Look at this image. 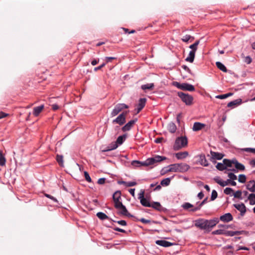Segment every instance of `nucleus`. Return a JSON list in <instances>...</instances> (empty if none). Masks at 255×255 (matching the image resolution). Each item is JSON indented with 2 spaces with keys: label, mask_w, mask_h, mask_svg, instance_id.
Here are the masks:
<instances>
[{
  "label": "nucleus",
  "mask_w": 255,
  "mask_h": 255,
  "mask_svg": "<svg viewBox=\"0 0 255 255\" xmlns=\"http://www.w3.org/2000/svg\"><path fill=\"white\" fill-rule=\"evenodd\" d=\"M216 168L218 170H221V171H223L224 169H226L225 163H224L223 162V163H218L216 165Z\"/></svg>",
  "instance_id": "42"
},
{
  "label": "nucleus",
  "mask_w": 255,
  "mask_h": 255,
  "mask_svg": "<svg viewBox=\"0 0 255 255\" xmlns=\"http://www.w3.org/2000/svg\"><path fill=\"white\" fill-rule=\"evenodd\" d=\"M136 121L137 119L130 121L122 128V130L124 132L129 130Z\"/></svg>",
  "instance_id": "15"
},
{
  "label": "nucleus",
  "mask_w": 255,
  "mask_h": 255,
  "mask_svg": "<svg viewBox=\"0 0 255 255\" xmlns=\"http://www.w3.org/2000/svg\"><path fill=\"white\" fill-rule=\"evenodd\" d=\"M219 222V219L217 218L211 220L201 218L195 220V226L201 230L209 232Z\"/></svg>",
  "instance_id": "1"
},
{
  "label": "nucleus",
  "mask_w": 255,
  "mask_h": 255,
  "mask_svg": "<svg viewBox=\"0 0 255 255\" xmlns=\"http://www.w3.org/2000/svg\"><path fill=\"white\" fill-rule=\"evenodd\" d=\"M181 207H182V208L184 210L191 211V212H193V211L192 210L193 208H195V207H194L193 205L192 204L188 203V202H185V203H183L181 205Z\"/></svg>",
  "instance_id": "21"
},
{
  "label": "nucleus",
  "mask_w": 255,
  "mask_h": 255,
  "mask_svg": "<svg viewBox=\"0 0 255 255\" xmlns=\"http://www.w3.org/2000/svg\"><path fill=\"white\" fill-rule=\"evenodd\" d=\"M204 125L200 123L196 122L194 124L193 127V130L194 131H198L204 127Z\"/></svg>",
  "instance_id": "24"
},
{
  "label": "nucleus",
  "mask_w": 255,
  "mask_h": 255,
  "mask_svg": "<svg viewBox=\"0 0 255 255\" xmlns=\"http://www.w3.org/2000/svg\"><path fill=\"white\" fill-rule=\"evenodd\" d=\"M44 108L43 105H41L40 106L34 107L33 109V112H41Z\"/></svg>",
  "instance_id": "49"
},
{
  "label": "nucleus",
  "mask_w": 255,
  "mask_h": 255,
  "mask_svg": "<svg viewBox=\"0 0 255 255\" xmlns=\"http://www.w3.org/2000/svg\"><path fill=\"white\" fill-rule=\"evenodd\" d=\"M138 198L140 200V202L143 206L146 207H151V203L149 200L144 197V190L143 189L140 190V192L138 194Z\"/></svg>",
  "instance_id": "6"
},
{
  "label": "nucleus",
  "mask_w": 255,
  "mask_h": 255,
  "mask_svg": "<svg viewBox=\"0 0 255 255\" xmlns=\"http://www.w3.org/2000/svg\"><path fill=\"white\" fill-rule=\"evenodd\" d=\"M194 39V37L190 35L186 34L183 36L181 38V40L185 42H188L189 40H191V41Z\"/></svg>",
  "instance_id": "35"
},
{
  "label": "nucleus",
  "mask_w": 255,
  "mask_h": 255,
  "mask_svg": "<svg viewBox=\"0 0 255 255\" xmlns=\"http://www.w3.org/2000/svg\"><path fill=\"white\" fill-rule=\"evenodd\" d=\"M234 206L241 212V215L244 216L246 212V207L244 204H234Z\"/></svg>",
  "instance_id": "14"
},
{
  "label": "nucleus",
  "mask_w": 255,
  "mask_h": 255,
  "mask_svg": "<svg viewBox=\"0 0 255 255\" xmlns=\"http://www.w3.org/2000/svg\"><path fill=\"white\" fill-rule=\"evenodd\" d=\"M252 61V58L249 56H247L245 57V62L247 63V64H250Z\"/></svg>",
  "instance_id": "56"
},
{
  "label": "nucleus",
  "mask_w": 255,
  "mask_h": 255,
  "mask_svg": "<svg viewBox=\"0 0 255 255\" xmlns=\"http://www.w3.org/2000/svg\"><path fill=\"white\" fill-rule=\"evenodd\" d=\"M195 53L196 52L194 51H190L189 52L188 57L185 59V61L187 62L192 63L194 61L195 58Z\"/></svg>",
  "instance_id": "23"
},
{
  "label": "nucleus",
  "mask_w": 255,
  "mask_h": 255,
  "mask_svg": "<svg viewBox=\"0 0 255 255\" xmlns=\"http://www.w3.org/2000/svg\"><path fill=\"white\" fill-rule=\"evenodd\" d=\"M188 139L186 136L178 137L175 141L173 145V149L174 150H178L182 149L187 145Z\"/></svg>",
  "instance_id": "3"
},
{
  "label": "nucleus",
  "mask_w": 255,
  "mask_h": 255,
  "mask_svg": "<svg viewBox=\"0 0 255 255\" xmlns=\"http://www.w3.org/2000/svg\"><path fill=\"white\" fill-rule=\"evenodd\" d=\"M56 159L57 162L60 165H63V156L61 155H57L56 157Z\"/></svg>",
  "instance_id": "48"
},
{
  "label": "nucleus",
  "mask_w": 255,
  "mask_h": 255,
  "mask_svg": "<svg viewBox=\"0 0 255 255\" xmlns=\"http://www.w3.org/2000/svg\"><path fill=\"white\" fill-rule=\"evenodd\" d=\"M242 103V100L240 98L237 99L236 100L231 101L227 104V107L229 108H231V109H234L239 106H240Z\"/></svg>",
  "instance_id": "12"
},
{
  "label": "nucleus",
  "mask_w": 255,
  "mask_h": 255,
  "mask_svg": "<svg viewBox=\"0 0 255 255\" xmlns=\"http://www.w3.org/2000/svg\"><path fill=\"white\" fill-rule=\"evenodd\" d=\"M246 188L252 193L255 192V181L254 180L249 181L246 185Z\"/></svg>",
  "instance_id": "17"
},
{
  "label": "nucleus",
  "mask_w": 255,
  "mask_h": 255,
  "mask_svg": "<svg viewBox=\"0 0 255 255\" xmlns=\"http://www.w3.org/2000/svg\"><path fill=\"white\" fill-rule=\"evenodd\" d=\"M128 108V106L125 104H118L115 107L112 112H121L122 110Z\"/></svg>",
  "instance_id": "18"
},
{
  "label": "nucleus",
  "mask_w": 255,
  "mask_h": 255,
  "mask_svg": "<svg viewBox=\"0 0 255 255\" xmlns=\"http://www.w3.org/2000/svg\"><path fill=\"white\" fill-rule=\"evenodd\" d=\"M214 181L222 187H225L230 184L231 179H228L226 181L222 180L219 177H216L214 178Z\"/></svg>",
  "instance_id": "13"
},
{
  "label": "nucleus",
  "mask_w": 255,
  "mask_h": 255,
  "mask_svg": "<svg viewBox=\"0 0 255 255\" xmlns=\"http://www.w3.org/2000/svg\"><path fill=\"white\" fill-rule=\"evenodd\" d=\"M238 181L240 183H244L246 181V176L244 174H240L239 176Z\"/></svg>",
  "instance_id": "45"
},
{
  "label": "nucleus",
  "mask_w": 255,
  "mask_h": 255,
  "mask_svg": "<svg viewBox=\"0 0 255 255\" xmlns=\"http://www.w3.org/2000/svg\"><path fill=\"white\" fill-rule=\"evenodd\" d=\"M166 159V158L165 156L155 155L152 157L148 158L144 161L143 165L144 166L153 165Z\"/></svg>",
  "instance_id": "4"
},
{
  "label": "nucleus",
  "mask_w": 255,
  "mask_h": 255,
  "mask_svg": "<svg viewBox=\"0 0 255 255\" xmlns=\"http://www.w3.org/2000/svg\"><path fill=\"white\" fill-rule=\"evenodd\" d=\"M216 65L218 69L224 72H227V69L226 66L221 62H216Z\"/></svg>",
  "instance_id": "28"
},
{
  "label": "nucleus",
  "mask_w": 255,
  "mask_h": 255,
  "mask_svg": "<svg viewBox=\"0 0 255 255\" xmlns=\"http://www.w3.org/2000/svg\"><path fill=\"white\" fill-rule=\"evenodd\" d=\"M117 223L121 226H125L127 225V222L125 220L118 221H117Z\"/></svg>",
  "instance_id": "61"
},
{
  "label": "nucleus",
  "mask_w": 255,
  "mask_h": 255,
  "mask_svg": "<svg viewBox=\"0 0 255 255\" xmlns=\"http://www.w3.org/2000/svg\"><path fill=\"white\" fill-rule=\"evenodd\" d=\"M5 164V159L3 155L2 152L0 151V165L3 166Z\"/></svg>",
  "instance_id": "44"
},
{
  "label": "nucleus",
  "mask_w": 255,
  "mask_h": 255,
  "mask_svg": "<svg viewBox=\"0 0 255 255\" xmlns=\"http://www.w3.org/2000/svg\"><path fill=\"white\" fill-rule=\"evenodd\" d=\"M113 198L114 202L115 207L119 203H122L120 201L121 199V192L120 191H117L115 192L113 195Z\"/></svg>",
  "instance_id": "11"
},
{
  "label": "nucleus",
  "mask_w": 255,
  "mask_h": 255,
  "mask_svg": "<svg viewBox=\"0 0 255 255\" xmlns=\"http://www.w3.org/2000/svg\"><path fill=\"white\" fill-rule=\"evenodd\" d=\"M233 219V216L230 213H226L220 217V220L224 222H229L232 221Z\"/></svg>",
  "instance_id": "16"
},
{
  "label": "nucleus",
  "mask_w": 255,
  "mask_h": 255,
  "mask_svg": "<svg viewBox=\"0 0 255 255\" xmlns=\"http://www.w3.org/2000/svg\"><path fill=\"white\" fill-rule=\"evenodd\" d=\"M173 177V176L171 177L164 178L161 180L160 185L163 186H166L169 185L170 183L171 179Z\"/></svg>",
  "instance_id": "32"
},
{
  "label": "nucleus",
  "mask_w": 255,
  "mask_h": 255,
  "mask_svg": "<svg viewBox=\"0 0 255 255\" xmlns=\"http://www.w3.org/2000/svg\"><path fill=\"white\" fill-rule=\"evenodd\" d=\"M127 113H122L118 117L113 120V123H117L120 125H123L126 122V117Z\"/></svg>",
  "instance_id": "9"
},
{
  "label": "nucleus",
  "mask_w": 255,
  "mask_h": 255,
  "mask_svg": "<svg viewBox=\"0 0 255 255\" xmlns=\"http://www.w3.org/2000/svg\"><path fill=\"white\" fill-rule=\"evenodd\" d=\"M228 176L231 180H235L237 179V176L232 172L228 173Z\"/></svg>",
  "instance_id": "50"
},
{
  "label": "nucleus",
  "mask_w": 255,
  "mask_h": 255,
  "mask_svg": "<svg viewBox=\"0 0 255 255\" xmlns=\"http://www.w3.org/2000/svg\"><path fill=\"white\" fill-rule=\"evenodd\" d=\"M144 161H139L138 160H133L131 162V165L134 167H140L144 166L143 165Z\"/></svg>",
  "instance_id": "37"
},
{
  "label": "nucleus",
  "mask_w": 255,
  "mask_h": 255,
  "mask_svg": "<svg viewBox=\"0 0 255 255\" xmlns=\"http://www.w3.org/2000/svg\"><path fill=\"white\" fill-rule=\"evenodd\" d=\"M239 231H225V235L226 236L233 237L235 235H240Z\"/></svg>",
  "instance_id": "29"
},
{
  "label": "nucleus",
  "mask_w": 255,
  "mask_h": 255,
  "mask_svg": "<svg viewBox=\"0 0 255 255\" xmlns=\"http://www.w3.org/2000/svg\"><path fill=\"white\" fill-rule=\"evenodd\" d=\"M168 130L171 133H174L177 129L175 124L173 123H170L168 125Z\"/></svg>",
  "instance_id": "25"
},
{
  "label": "nucleus",
  "mask_w": 255,
  "mask_h": 255,
  "mask_svg": "<svg viewBox=\"0 0 255 255\" xmlns=\"http://www.w3.org/2000/svg\"><path fill=\"white\" fill-rule=\"evenodd\" d=\"M106 179L105 178H101L98 180V183L99 184H103L105 182Z\"/></svg>",
  "instance_id": "62"
},
{
  "label": "nucleus",
  "mask_w": 255,
  "mask_h": 255,
  "mask_svg": "<svg viewBox=\"0 0 255 255\" xmlns=\"http://www.w3.org/2000/svg\"><path fill=\"white\" fill-rule=\"evenodd\" d=\"M234 165L237 169L240 170H244L245 168V166L243 164L238 162L236 159L235 161H234Z\"/></svg>",
  "instance_id": "34"
},
{
  "label": "nucleus",
  "mask_w": 255,
  "mask_h": 255,
  "mask_svg": "<svg viewBox=\"0 0 255 255\" xmlns=\"http://www.w3.org/2000/svg\"><path fill=\"white\" fill-rule=\"evenodd\" d=\"M224 192L226 195H231L233 194V190L230 187H227L224 189Z\"/></svg>",
  "instance_id": "47"
},
{
  "label": "nucleus",
  "mask_w": 255,
  "mask_h": 255,
  "mask_svg": "<svg viewBox=\"0 0 255 255\" xmlns=\"http://www.w3.org/2000/svg\"><path fill=\"white\" fill-rule=\"evenodd\" d=\"M233 195L236 198L241 200L243 199V197H242V191L241 190L237 191L235 193H233Z\"/></svg>",
  "instance_id": "39"
},
{
  "label": "nucleus",
  "mask_w": 255,
  "mask_h": 255,
  "mask_svg": "<svg viewBox=\"0 0 255 255\" xmlns=\"http://www.w3.org/2000/svg\"><path fill=\"white\" fill-rule=\"evenodd\" d=\"M119 146V145H118L117 143H116L115 142H113L109 146H108L107 147V148L106 149H105V150H103V152H106V151H110V150H114V149H116Z\"/></svg>",
  "instance_id": "31"
},
{
  "label": "nucleus",
  "mask_w": 255,
  "mask_h": 255,
  "mask_svg": "<svg viewBox=\"0 0 255 255\" xmlns=\"http://www.w3.org/2000/svg\"><path fill=\"white\" fill-rule=\"evenodd\" d=\"M218 196V193L215 190H213L212 192L211 196V200H214Z\"/></svg>",
  "instance_id": "52"
},
{
  "label": "nucleus",
  "mask_w": 255,
  "mask_h": 255,
  "mask_svg": "<svg viewBox=\"0 0 255 255\" xmlns=\"http://www.w3.org/2000/svg\"><path fill=\"white\" fill-rule=\"evenodd\" d=\"M118 210V214L120 215L126 216L128 217H131V215L123 203H119L115 207Z\"/></svg>",
  "instance_id": "8"
},
{
  "label": "nucleus",
  "mask_w": 255,
  "mask_h": 255,
  "mask_svg": "<svg viewBox=\"0 0 255 255\" xmlns=\"http://www.w3.org/2000/svg\"><path fill=\"white\" fill-rule=\"evenodd\" d=\"M139 221L144 224H147V223H149L150 222V220H146L144 218H141V219H139Z\"/></svg>",
  "instance_id": "64"
},
{
  "label": "nucleus",
  "mask_w": 255,
  "mask_h": 255,
  "mask_svg": "<svg viewBox=\"0 0 255 255\" xmlns=\"http://www.w3.org/2000/svg\"><path fill=\"white\" fill-rule=\"evenodd\" d=\"M244 151H247V152H251L255 154V148H245L243 149Z\"/></svg>",
  "instance_id": "55"
},
{
  "label": "nucleus",
  "mask_w": 255,
  "mask_h": 255,
  "mask_svg": "<svg viewBox=\"0 0 255 255\" xmlns=\"http://www.w3.org/2000/svg\"><path fill=\"white\" fill-rule=\"evenodd\" d=\"M189 48L191 49V51L196 52L197 50V47L193 43L189 46Z\"/></svg>",
  "instance_id": "57"
},
{
  "label": "nucleus",
  "mask_w": 255,
  "mask_h": 255,
  "mask_svg": "<svg viewBox=\"0 0 255 255\" xmlns=\"http://www.w3.org/2000/svg\"><path fill=\"white\" fill-rule=\"evenodd\" d=\"M225 230L219 229L212 232L213 235H225Z\"/></svg>",
  "instance_id": "46"
},
{
  "label": "nucleus",
  "mask_w": 255,
  "mask_h": 255,
  "mask_svg": "<svg viewBox=\"0 0 255 255\" xmlns=\"http://www.w3.org/2000/svg\"><path fill=\"white\" fill-rule=\"evenodd\" d=\"M181 67L185 71H186L187 72L192 74V73H191V71L190 69H189V68L187 66L185 65H183L181 66Z\"/></svg>",
  "instance_id": "54"
},
{
  "label": "nucleus",
  "mask_w": 255,
  "mask_h": 255,
  "mask_svg": "<svg viewBox=\"0 0 255 255\" xmlns=\"http://www.w3.org/2000/svg\"><path fill=\"white\" fill-rule=\"evenodd\" d=\"M126 138V135H123L119 136L118 137V138L117 139L115 142L116 143H117L118 145H120L124 142V141L125 140Z\"/></svg>",
  "instance_id": "33"
},
{
  "label": "nucleus",
  "mask_w": 255,
  "mask_h": 255,
  "mask_svg": "<svg viewBox=\"0 0 255 255\" xmlns=\"http://www.w3.org/2000/svg\"><path fill=\"white\" fill-rule=\"evenodd\" d=\"M105 65H106V63H103L101 65H100V66H99L98 67H95L94 68V70L95 71H97L98 70H100L102 68L104 67Z\"/></svg>",
  "instance_id": "60"
},
{
  "label": "nucleus",
  "mask_w": 255,
  "mask_h": 255,
  "mask_svg": "<svg viewBox=\"0 0 255 255\" xmlns=\"http://www.w3.org/2000/svg\"><path fill=\"white\" fill-rule=\"evenodd\" d=\"M155 243L159 246L164 247H168L172 245L171 243L165 240H157Z\"/></svg>",
  "instance_id": "19"
},
{
  "label": "nucleus",
  "mask_w": 255,
  "mask_h": 255,
  "mask_svg": "<svg viewBox=\"0 0 255 255\" xmlns=\"http://www.w3.org/2000/svg\"><path fill=\"white\" fill-rule=\"evenodd\" d=\"M84 174L86 180L89 183L92 182L91 178L88 172L84 171Z\"/></svg>",
  "instance_id": "51"
},
{
  "label": "nucleus",
  "mask_w": 255,
  "mask_h": 255,
  "mask_svg": "<svg viewBox=\"0 0 255 255\" xmlns=\"http://www.w3.org/2000/svg\"><path fill=\"white\" fill-rule=\"evenodd\" d=\"M151 207L155 209H156L157 210H161V206L160 204V203L157 202H154L150 204Z\"/></svg>",
  "instance_id": "36"
},
{
  "label": "nucleus",
  "mask_w": 255,
  "mask_h": 255,
  "mask_svg": "<svg viewBox=\"0 0 255 255\" xmlns=\"http://www.w3.org/2000/svg\"><path fill=\"white\" fill-rule=\"evenodd\" d=\"M182 118V113H181L178 114L176 116V121L179 124H180V120Z\"/></svg>",
  "instance_id": "59"
},
{
  "label": "nucleus",
  "mask_w": 255,
  "mask_h": 255,
  "mask_svg": "<svg viewBox=\"0 0 255 255\" xmlns=\"http://www.w3.org/2000/svg\"><path fill=\"white\" fill-rule=\"evenodd\" d=\"M206 201V199H204L202 202H201L199 206L197 207H195L194 208L192 209L193 212H196L197 211H198L200 210L201 207L205 203Z\"/></svg>",
  "instance_id": "43"
},
{
  "label": "nucleus",
  "mask_w": 255,
  "mask_h": 255,
  "mask_svg": "<svg viewBox=\"0 0 255 255\" xmlns=\"http://www.w3.org/2000/svg\"><path fill=\"white\" fill-rule=\"evenodd\" d=\"M97 216L101 220H105L108 219V217L103 212H98L97 213Z\"/></svg>",
  "instance_id": "41"
},
{
  "label": "nucleus",
  "mask_w": 255,
  "mask_h": 255,
  "mask_svg": "<svg viewBox=\"0 0 255 255\" xmlns=\"http://www.w3.org/2000/svg\"><path fill=\"white\" fill-rule=\"evenodd\" d=\"M45 196L46 197L52 200L54 202H57V200L54 197H53L49 194H45Z\"/></svg>",
  "instance_id": "58"
},
{
  "label": "nucleus",
  "mask_w": 255,
  "mask_h": 255,
  "mask_svg": "<svg viewBox=\"0 0 255 255\" xmlns=\"http://www.w3.org/2000/svg\"><path fill=\"white\" fill-rule=\"evenodd\" d=\"M189 168L190 166L186 163H175L164 167L161 172L162 175L169 172H184L187 171Z\"/></svg>",
  "instance_id": "2"
},
{
  "label": "nucleus",
  "mask_w": 255,
  "mask_h": 255,
  "mask_svg": "<svg viewBox=\"0 0 255 255\" xmlns=\"http://www.w3.org/2000/svg\"><path fill=\"white\" fill-rule=\"evenodd\" d=\"M136 182L135 181H130L127 182L126 186L127 187H131L136 185Z\"/></svg>",
  "instance_id": "53"
},
{
  "label": "nucleus",
  "mask_w": 255,
  "mask_h": 255,
  "mask_svg": "<svg viewBox=\"0 0 255 255\" xmlns=\"http://www.w3.org/2000/svg\"><path fill=\"white\" fill-rule=\"evenodd\" d=\"M146 102V98H140L138 100L137 104L135 106V110L137 111V112H140L145 106Z\"/></svg>",
  "instance_id": "10"
},
{
  "label": "nucleus",
  "mask_w": 255,
  "mask_h": 255,
  "mask_svg": "<svg viewBox=\"0 0 255 255\" xmlns=\"http://www.w3.org/2000/svg\"><path fill=\"white\" fill-rule=\"evenodd\" d=\"M248 199L250 201V204L254 205L255 204V194L254 193L250 194L248 196Z\"/></svg>",
  "instance_id": "30"
},
{
  "label": "nucleus",
  "mask_w": 255,
  "mask_h": 255,
  "mask_svg": "<svg viewBox=\"0 0 255 255\" xmlns=\"http://www.w3.org/2000/svg\"><path fill=\"white\" fill-rule=\"evenodd\" d=\"M174 85L176 86L177 88L182 90L188 91L190 92H192L195 91V87L192 84L187 83H180L177 82H174Z\"/></svg>",
  "instance_id": "5"
},
{
  "label": "nucleus",
  "mask_w": 255,
  "mask_h": 255,
  "mask_svg": "<svg viewBox=\"0 0 255 255\" xmlns=\"http://www.w3.org/2000/svg\"><path fill=\"white\" fill-rule=\"evenodd\" d=\"M234 161H235V160H230L224 159L223 160V162L224 163H225V164L226 165V168H227V167H233V165H234Z\"/></svg>",
  "instance_id": "27"
},
{
  "label": "nucleus",
  "mask_w": 255,
  "mask_h": 255,
  "mask_svg": "<svg viewBox=\"0 0 255 255\" xmlns=\"http://www.w3.org/2000/svg\"><path fill=\"white\" fill-rule=\"evenodd\" d=\"M200 163L202 165L207 166L208 165V161H207L205 155H201L200 157Z\"/></svg>",
  "instance_id": "40"
},
{
  "label": "nucleus",
  "mask_w": 255,
  "mask_h": 255,
  "mask_svg": "<svg viewBox=\"0 0 255 255\" xmlns=\"http://www.w3.org/2000/svg\"><path fill=\"white\" fill-rule=\"evenodd\" d=\"M211 157L213 159L220 160L223 157V155L222 153L211 151Z\"/></svg>",
  "instance_id": "22"
},
{
  "label": "nucleus",
  "mask_w": 255,
  "mask_h": 255,
  "mask_svg": "<svg viewBox=\"0 0 255 255\" xmlns=\"http://www.w3.org/2000/svg\"><path fill=\"white\" fill-rule=\"evenodd\" d=\"M178 95L186 105H190L192 103L193 100V97L188 94L180 92L178 93Z\"/></svg>",
  "instance_id": "7"
},
{
  "label": "nucleus",
  "mask_w": 255,
  "mask_h": 255,
  "mask_svg": "<svg viewBox=\"0 0 255 255\" xmlns=\"http://www.w3.org/2000/svg\"><path fill=\"white\" fill-rule=\"evenodd\" d=\"M99 62V59H94L91 61V64L93 66L96 65L97 64H98Z\"/></svg>",
  "instance_id": "63"
},
{
  "label": "nucleus",
  "mask_w": 255,
  "mask_h": 255,
  "mask_svg": "<svg viewBox=\"0 0 255 255\" xmlns=\"http://www.w3.org/2000/svg\"><path fill=\"white\" fill-rule=\"evenodd\" d=\"M233 95V94L232 93H228L225 94L217 95L216 96V98L220 99H224L232 96Z\"/></svg>",
  "instance_id": "38"
},
{
  "label": "nucleus",
  "mask_w": 255,
  "mask_h": 255,
  "mask_svg": "<svg viewBox=\"0 0 255 255\" xmlns=\"http://www.w3.org/2000/svg\"><path fill=\"white\" fill-rule=\"evenodd\" d=\"M154 85L153 83H148L141 85V88L144 91L152 89Z\"/></svg>",
  "instance_id": "26"
},
{
  "label": "nucleus",
  "mask_w": 255,
  "mask_h": 255,
  "mask_svg": "<svg viewBox=\"0 0 255 255\" xmlns=\"http://www.w3.org/2000/svg\"><path fill=\"white\" fill-rule=\"evenodd\" d=\"M189 154L187 151L179 152L175 153V156L178 159H182L186 158Z\"/></svg>",
  "instance_id": "20"
}]
</instances>
